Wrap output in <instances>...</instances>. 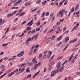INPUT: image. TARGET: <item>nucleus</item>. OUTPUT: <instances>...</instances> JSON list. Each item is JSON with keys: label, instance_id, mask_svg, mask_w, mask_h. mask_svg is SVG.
Returning <instances> with one entry per match:
<instances>
[{"label": "nucleus", "instance_id": "473e14b6", "mask_svg": "<svg viewBox=\"0 0 80 80\" xmlns=\"http://www.w3.org/2000/svg\"><path fill=\"white\" fill-rule=\"evenodd\" d=\"M8 45V43H7V44H3L2 45V47H5V46H7Z\"/></svg>", "mask_w": 80, "mask_h": 80}, {"label": "nucleus", "instance_id": "5fc2aeb1", "mask_svg": "<svg viewBox=\"0 0 80 80\" xmlns=\"http://www.w3.org/2000/svg\"><path fill=\"white\" fill-rule=\"evenodd\" d=\"M15 57H17V56H14L13 57V58H12V59H13L14 58V59H12V60H16V59H17Z\"/></svg>", "mask_w": 80, "mask_h": 80}, {"label": "nucleus", "instance_id": "8fccbe9b", "mask_svg": "<svg viewBox=\"0 0 80 80\" xmlns=\"http://www.w3.org/2000/svg\"><path fill=\"white\" fill-rule=\"evenodd\" d=\"M60 24V22H58L56 23V25H57V26H58V25H59Z\"/></svg>", "mask_w": 80, "mask_h": 80}, {"label": "nucleus", "instance_id": "0e129e2a", "mask_svg": "<svg viewBox=\"0 0 80 80\" xmlns=\"http://www.w3.org/2000/svg\"><path fill=\"white\" fill-rule=\"evenodd\" d=\"M34 47H35V45H33V46L32 47V48H31L32 51H33V48H34Z\"/></svg>", "mask_w": 80, "mask_h": 80}, {"label": "nucleus", "instance_id": "6e6d98bb", "mask_svg": "<svg viewBox=\"0 0 80 80\" xmlns=\"http://www.w3.org/2000/svg\"><path fill=\"white\" fill-rule=\"evenodd\" d=\"M64 20V19L62 18V19H60V22H63V21Z\"/></svg>", "mask_w": 80, "mask_h": 80}, {"label": "nucleus", "instance_id": "aec40b11", "mask_svg": "<svg viewBox=\"0 0 80 80\" xmlns=\"http://www.w3.org/2000/svg\"><path fill=\"white\" fill-rule=\"evenodd\" d=\"M62 37V36H60L59 38H57V41H60L61 40V38Z\"/></svg>", "mask_w": 80, "mask_h": 80}, {"label": "nucleus", "instance_id": "4be33fe9", "mask_svg": "<svg viewBox=\"0 0 80 80\" xmlns=\"http://www.w3.org/2000/svg\"><path fill=\"white\" fill-rule=\"evenodd\" d=\"M75 10V8L74 7H73L72 8L71 10V11H70L71 12H74V10Z\"/></svg>", "mask_w": 80, "mask_h": 80}, {"label": "nucleus", "instance_id": "3c124183", "mask_svg": "<svg viewBox=\"0 0 80 80\" xmlns=\"http://www.w3.org/2000/svg\"><path fill=\"white\" fill-rule=\"evenodd\" d=\"M26 22H27V21H24L23 22H22V23L21 24L23 25V24H25V23H26Z\"/></svg>", "mask_w": 80, "mask_h": 80}, {"label": "nucleus", "instance_id": "c03bdc74", "mask_svg": "<svg viewBox=\"0 0 80 80\" xmlns=\"http://www.w3.org/2000/svg\"><path fill=\"white\" fill-rule=\"evenodd\" d=\"M62 58H63V56H61L58 58V60H60V59H62Z\"/></svg>", "mask_w": 80, "mask_h": 80}, {"label": "nucleus", "instance_id": "79ce46f5", "mask_svg": "<svg viewBox=\"0 0 80 80\" xmlns=\"http://www.w3.org/2000/svg\"><path fill=\"white\" fill-rule=\"evenodd\" d=\"M76 29H77V28L76 27V26L74 27L72 29V32H73V31H74V30H75V29H76Z\"/></svg>", "mask_w": 80, "mask_h": 80}, {"label": "nucleus", "instance_id": "49530a36", "mask_svg": "<svg viewBox=\"0 0 80 80\" xmlns=\"http://www.w3.org/2000/svg\"><path fill=\"white\" fill-rule=\"evenodd\" d=\"M66 2H65L64 3V5H67V3H68V0H66L65 1Z\"/></svg>", "mask_w": 80, "mask_h": 80}, {"label": "nucleus", "instance_id": "a19ab883", "mask_svg": "<svg viewBox=\"0 0 80 80\" xmlns=\"http://www.w3.org/2000/svg\"><path fill=\"white\" fill-rule=\"evenodd\" d=\"M76 29H77V28L76 27V26L74 27L72 29V32H73V31H74V30H75V29H76Z\"/></svg>", "mask_w": 80, "mask_h": 80}, {"label": "nucleus", "instance_id": "5701e85b", "mask_svg": "<svg viewBox=\"0 0 80 80\" xmlns=\"http://www.w3.org/2000/svg\"><path fill=\"white\" fill-rule=\"evenodd\" d=\"M30 5V2H28L25 3V6H27V5Z\"/></svg>", "mask_w": 80, "mask_h": 80}, {"label": "nucleus", "instance_id": "9b49d317", "mask_svg": "<svg viewBox=\"0 0 80 80\" xmlns=\"http://www.w3.org/2000/svg\"><path fill=\"white\" fill-rule=\"evenodd\" d=\"M74 55V54H72V55L71 56L69 60V62H70L71 60H72V59L73 58V57Z\"/></svg>", "mask_w": 80, "mask_h": 80}, {"label": "nucleus", "instance_id": "f03ea898", "mask_svg": "<svg viewBox=\"0 0 80 80\" xmlns=\"http://www.w3.org/2000/svg\"><path fill=\"white\" fill-rule=\"evenodd\" d=\"M65 9H62V10H60L59 12V14L61 16V17H63V12H65Z\"/></svg>", "mask_w": 80, "mask_h": 80}, {"label": "nucleus", "instance_id": "f3484780", "mask_svg": "<svg viewBox=\"0 0 80 80\" xmlns=\"http://www.w3.org/2000/svg\"><path fill=\"white\" fill-rule=\"evenodd\" d=\"M55 31V29L53 28L49 32V33H51V32H54Z\"/></svg>", "mask_w": 80, "mask_h": 80}, {"label": "nucleus", "instance_id": "1a4fd4ad", "mask_svg": "<svg viewBox=\"0 0 80 80\" xmlns=\"http://www.w3.org/2000/svg\"><path fill=\"white\" fill-rule=\"evenodd\" d=\"M30 41V38H28L25 42L26 45H28L29 44V42Z\"/></svg>", "mask_w": 80, "mask_h": 80}, {"label": "nucleus", "instance_id": "393cba45", "mask_svg": "<svg viewBox=\"0 0 80 80\" xmlns=\"http://www.w3.org/2000/svg\"><path fill=\"white\" fill-rule=\"evenodd\" d=\"M40 24V21H38L37 23L36 24V25L37 26H39Z\"/></svg>", "mask_w": 80, "mask_h": 80}, {"label": "nucleus", "instance_id": "ea45409f", "mask_svg": "<svg viewBox=\"0 0 80 80\" xmlns=\"http://www.w3.org/2000/svg\"><path fill=\"white\" fill-rule=\"evenodd\" d=\"M37 49L36 48V49H34V52H33L34 53H36V52H37Z\"/></svg>", "mask_w": 80, "mask_h": 80}, {"label": "nucleus", "instance_id": "7c9ffc66", "mask_svg": "<svg viewBox=\"0 0 80 80\" xmlns=\"http://www.w3.org/2000/svg\"><path fill=\"white\" fill-rule=\"evenodd\" d=\"M48 68L47 67H45L44 69V72L45 73V72H46L47 71V70Z\"/></svg>", "mask_w": 80, "mask_h": 80}, {"label": "nucleus", "instance_id": "37998d69", "mask_svg": "<svg viewBox=\"0 0 80 80\" xmlns=\"http://www.w3.org/2000/svg\"><path fill=\"white\" fill-rule=\"evenodd\" d=\"M53 15H54V13H52L51 14L50 16H51V18H52V17L53 16Z\"/></svg>", "mask_w": 80, "mask_h": 80}, {"label": "nucleus", "instance_id": "20e7f679", "mask_svg": "<svg viewBox=\"0 0 80 80\" xmlns=\"http://www.w3.org/2000/svg\"><path fill=\"white\" fill-rule=\"evenodd\" d=\"M24 51H22L19 53L18 54H17V56L19 57H22V56H23V54H24Z\"/></svg>", "mask_w": 80, "mask_h": 80}, {"label": "nucleus", "instance_id": "cd10ccee", "mask_svg": "<svg viewBox=\"0 0 80 80\" xmlns=\"http://www.w3.org/2000/svg\"><path fill=\"white\" fill-rule=\"evenodd\" d=\"M34 37L35 38V40H36L37 38H38V35H37V34L36 35H35L34 36Z\"/></svg>", "mask_w": 80, "mask_h": 80}, {"label": "nucleus", "instance_id": "69168bd1", "mask_svg": "<svg viewBox=\"0 0 80 80\" xmlns=\"http://www.w3.org/2000/svg\"><path fill=\"white\" fill-rule=\"evenodd\" d=\"M50 14V13L49 12H46V16H48Z\"/></svg>", "mask_w": 80, "mask_h": 80}, {"label": "nucleus", "instance_id": "338daca9", "mask_svg": "<svg viewBox=\"0 0 80 80\" xmlns=\"http://www.w3.org/2000/svg\"><path fill=\"white\" fill-rule=\"evenodd\" d=\"M78 56V54H77L74 56V58H75V59H77V58Z\"/></svg>", "mask_w": 80, "mask_h": 80}, {"label": "nucleus", "instance_id": "4468645a", "mask_svg": "<svg viewBox=\"0 0 80 80\" xmlns=\"http://www.w3.org/2000/svg\"><path fill=\"white\" fill-rule=\"evenodd\" d=\"M47 3V1L45 0L42 2V5H45V4H46Z\"/></svg>", "mask_w": 80, "mask_h": 80}, {"label": "nucleus", "instance_id": "09e8293b", "mask_svg": "<svg viewBox=\"0 0 80 80\" xmlns=\"http://www.w3.org/2000/svg\"><path fill=\"white\" fill-rule=\"evenodd\" d=\"M17 28V27H14L13 28H12L11 29L12 30H15Z\"/></svg>", "mask_w": 80, "mask_h": 80}, {"label": "nucleus", "instance_id": "c756f323", "mask_svg": "<svg viewBox=\"0 0 80 80\" xmlns=\"http://www.w3.org/2000/svg\"><path fill=\"white\" fill-rule=\"evenodd\" d=\"M40 2H41V1L40 0H38L36 2V3L37 4H40Z\"/></svg>", "mask_w": 80, "mask_h": 80}, {"label": "nucleus", "instance_id": "58836bf2", "mask_svg": "<svg viewBox=\"0 0 80 80\" xmlns=\"http://www.w3.org/2000/svg\"><path fill=\"white\" fill-rule=\"evenodd\" d=\"M55 57V55H53L52 57L49 59V61H50L51 60H52V59L53 58Z\"/></svg>", "mask_w": 80, "mask_h": 80}, {"label": "nucleus", "instance_id": "e433bc0d", "mask_svg": "<svg viewBox=\"0 0 80 80\" xmlns=\"http://www.w3.org/2000/svg\"><path fill=\"white\" fill-rule=\"evenodd\" d=\"M42 54L41 53L39 55L38 58H42Z\"/></svg>", "mask_w": 80, "mask_h": 80}, {"label": "nucleus", "instance_id": "f257e3e1", "mask_svg": "<svg viewBox=\"0 0 80 80\" xmlns=\"http://www.w3.org/2000/svg\"><path fill=\"white\" fill-rule=\"evenodd\" d=\"M18 69H17L16 70H14V71L11 72V73H9L8 75V77H10L11 76H12L13 75H14V73H15V72L16 73H17L18 72Z\"/></svg>", "mask_w": 80, "mask_h": 80}, {"label": "nucleus", "instance_id": "6e6552de", "mask_svg": "<svg viewBox=\"0 0 80 80\" xmlns=\"http://www.w3.org/2000/svg\"><path fill=\"white\" fill-rule=\"evenodd\" d=\"M52 40V38H48L46 40V43H48V42H50Z\"/></svg>", "mask_w": 80, "mask_h": 80}, {"label": "nucleus", "instance_id": "c85d7f7f", "mask_svg": "<svg viewBox=\"0 0 80 80\" xmlns=\"http://www.w3.org/2000/svg\"><path fill=\"white\" fill-rule=\"evenodd\" d=\"M37 9H38V8H36L34 9L31 12H32V13L33 12H35V10H37Z\"/></svg>", "mask_w": 80, "mask_h": 80}, {"label": "nucleus", "instance_id": "f704fd0d", "mask_svg": "<svg viewBox=\"0 0 80 80\" xmlns=\"http://www.w3.org/2000/svg\"><path fill=\"white\" fill-rule=\"evenodd\" d=\"M45 12H44L42 14V17H44V16H45Z\"/></svg>", "mask_w": 80, "mask_h": 80}, {"label": "nucleus", "instance_id": "4d7b16f0", "mask_svg": "<svg viewBox=\"0 0 80 80\" xmlns=\"http://www.w3.org/2000/svg\"><path fill=\"white\" fill-rule=\"evenodd\" d=\"M26 72H30V70H29V68H28L27 69Z\"/></svg>", "mask_w": 80, "mask_h": 80}, {"label": "nucleus", "instance_id": "7ed1b4c3", "mask_svg": "<svg viewBox=\"0 0 80 80\" xmlns=\"http://www.w3.org/2000/svg\"><path fill=\"white\" fill-rule=\"evenodd\" d=\"M17 10H15L12 14H9L7 16V17H12V16H13V15H15L16 13H17Z\"/></svg>", "mask_w": 80, "mask_h": 80}, {"label": "nucleus", "instance_id": "a878e982", "mask_svg": "<svg viewBox=\"0 0 80 80\" xmlns=\"http://www.w3.org/2000/svg\"><path fill=\"white\" fill-rule=\"evenodd\" d=\"M35 67L33 68V70H36V69H37V68L38 67V66L37 65V64H36L35 65Z\"/></svg>", "mask_w": 80, "mask_h": 80}, {"label": "nucleus", "instance_id": "9d476101", "mask_svg": "<svg viewBox=\"0 0 80 80\" xmlns=\"http://www.w3.org/2000/svg\"><path fill=\"white\" fill-rule=\"evenodd\" d=\"M65 68V66L63 65H62V66L61 67L60 69L59 70L60 72H62Z\"/></svg>", "mask_w": 80, "mask_h": 80}, {"label": "nucleus", "instance_id": "39448f33", "mask_svg": "<svg viewBox=\"0 0 80 80\" xmlns=\"http://www.w3.org/2000/svg\"><path fill=\"white\" fill-rule=\"evenodd\" d=\"M56 73H58V71H53L51 74V77H53Z\"/></svg>", "mask_w": 80, "mask_h": 80}, {"label": "nucleus", "instance_id": "a18cd8bd", "mask_svg": "<svg viewBox=\"0 0 80 80\" xmlns=\"http://www.w3.org/2000/svg\"><path fill=\"white\" fill-rule=\"evenodd\" d=\"M33 24V19L30 21V26H32Z\"/></svg>", "mask_w": 80, "mask_h": 80}, {"label": "nucleus", "instance_id": "72a5a7b5", "mask_svg": "<svg viewBox=\"0 0 80 80\" xmlns=\"http://www.w3.org/2000/svg\"><path fill=\"white\" fill-rule=\"evenodd\" d=\"M29 30H30V27H28L26 29V31H27V32H28Z\"/></svg>", "mask_w": 80, "mask_h": 80}, {"label": "nucleus", "instance_id": "bf43d9fd", "mask_svg": "<svg viewBox=\"0 0 80 80\" xmlns=\"http://www.w3.org/2000/svg\"><path fill=\"white\" fill-rule=\"evenodd\" d=\"M55 36L54 35L52 37V40H54V39H55Z\"/></svg>", "mask_w": 80, "mask_h": 80}, {"label": "nucleus", "instance_id": "f8f14e48", "mask_svg": "<svg viewBox=\"0 0 80 80\" xmlns=\"http://www.w3.org/2000/svg\"><path fill=\"white\" fill-rule=\"evenodd\" d=\"M68 40H69V37H67L65 39V43H67Z\"/></svg>", "mask_w": 80, "mask_h": 80}, {"label": "nucleus", "instance_id": "412c9836", "mask_svg": "<svg viewBox=\"0 0 80 80\" xmlns=\"http://www.w3.org/2000/svg\"><path fill=\"white\" fill-rule=\"evenodd\" d=\"M26 63H24L21 65H19L20 67H24V66H25V65H26Z\"/></svg>", "mask_w": 80, "mask_h": 80}, {"label": "nucleus", "instance_id": "13d9d810", "mask_svg": "<svg viewBox=\"0 0 80 80\" xmlns=\"http://www.w3.org/2000/svg\"><path fill=\"white\" fill-rule=\"evenodd\" d=\"M22 0H19L18 1V4H19L20 3H21L22 2Z\"/></svg>", "mask_w": 80, "mask_h": 80}, {"label": "nucleus", "instance_id": "603ef678", "mask_svg": "<svg viewBox=\"0 0 80 80\" xmlns=\"http://www.w3.org/2000/svg\"><path fill=\"white\" fill-rule=\"evenodd\" d=\"M6 74H7V73H4L3 75L0 77V78H2L3 77H4V76H5Z\"/></svg>", "mask_w": 80, "mask_h": 80}, {"label": "nucleus", "instance_id": "a211bd4d", "mask_svg": "<svg viewBox=\"0 0 80 80\" xmlns=\"http://www.w3.org/2000/svg\"><path fill=\"white\" fill-rule=\"evenodd\" d=\"M36 58V57H34L32 60V62H34L35 63H37V62L35 60Z\"/></svg>", "mask_w": 80, "mask_h": 80}, {"label": "nucleus", "instance_id": "2eb2a0df", "mask_svg": "<svg viewBox=\"0 0 80 80\" xmlns=\"http://www.w3.org/2000/svg\"><path fill=\"white\" fill-rule=\"evenodd\" d=\"M79 6V4H78V3L77 4L76 7L75 8V10H78V7Z\"/></svg>", "mask_w": 80, "mask_h": 80}, {"label": "nucleus", "instance_id": "4c0bfd02", "mask_svg": "<svg viewBox=\"0 0 80 80\" xmlns=\"http://www.w3.org/2000/svg\"><path fill=\"white\" fill-rule=\"evenodd\" d=\"M40 11H41V10H39L37 12H36V13H38V14H40Z\"/></svg>", "mask_w": 80, "mask_h": 80}, {"label": "nucleus", "instance_id": "2f4dec72", "mask_svg": "<svg viewBox=\"0 0 80 80\" xmlns=\"http://www.w3.org/2000/svg\"><path fill=\"white\" fill-rule=\"evenodd\" d=\"M19 4L18 3V2H17L14 4V6H17V5Z\"/></svg>", "mask_w": 80, "mask_h": 80}, {"label": "nucleus", "instance_id": "dca6fc26", "mask_svg": "<svg viewBox=\"0 0 80 80\" xmlns=\"http://www.w3.org/2000/svg\"><path fill=\"white\" fill-rule=\"evenodd\" d=\"M25 15V12H22V13H21L19 15V17H22V15Z\"/></svg>", "mask_w": 80, "mask_h": 80}, {"label": "nucleus", "instance_id": "bb28decb", "mask_svg": "<svg viewBox=\"0 0 80 80\" xmlns=\"http://www.w3.org/2000/svg\"><path fill=\"white\" fill-rule=\"evenodd\" d=\"M76 60V59L75 58H73L71 61L72 63H74V62H75Z\"/></svg>", "mask_w": 80, "mask_h": 80}, {"label": "nucleus", "instance_id": "680f3d73", "mask_svg": "<svg viewBox=\"0 0 80 80\" xmlns=\"http://www.w3.org/2000/svg\"><path fill=\"white\" fill-rule=\"evenodd\" d=\"M35 30H33L31 31L32 33H35Z\"/></svg>", "mask_w": 80, "mask_h": 80}, {"label": "nucleus", "instance_id": "e2e57ef3", "mask_svg": "<svg viewBox=\"0 0 80 80\" xmlns=\"http://www.w3.org/2000/svg\"><path fill=\"white\" fill-rule=\"evenodd\" d=\"M50 57H51V55H50V54H48L47 56V58H50Z\"/></svg>", "mask_w": 80, "mask_h": 80}, {"label": "nucleus", "instance_id": "ddd939ff", "mask_svg": "<svg viewBox=\"0 0 80 80\" xmlns=\"http://www.w3.org/2000/svg\"><path fill=\"white\" fill-rule=\"evenodd\" d=\"M40 71H39L36 73L33 76L32 78H35V76H36V75H38V74L39 73H40Z\"/></svg>", "mask_w": 80, "mask_h": 80}, {"label": "nucleus", "instance_id": "423d86ee", "mask_svg": "<svg viewBox=\"0 0 80 80\" xmlns=\"http://www.w3.org/2000/svg\"><path fill=\"white\" fill-rule=\"evenodd\" d=\"M57 69H59L61 67V62H59L57 63Z\"/></svg>", "mask_w": 80, "mask_h": 80}, {"label": "nucleus", "instance_id": "052dcab7", "mask_svg": "<svg viewBox=\"0 0 80 80\" xmlns=\"http://www.w3.org/2000/svg\"><path fill=\"white\" fill-rule=\"evenodd\" d=\"M67 30V28L66 27H65L63 29V32H64V31H65V30Z\"/></svg>", "mask_w": 80, "mask_h": 80}, {"label": "nucleus", "instance_id": "c9c22d12", "mask_svg": "<svg viewBox=\"0 0 80 80\" xmlns=\"http://www.w3.org/2000/svg\"><path fill=\"white\" fill-rule=\"evenodd\" d=\"M40 30V28H37L36 30V32H38Z\"/></svg>", "mask_w": 80, "mask_h": 80}, {"label": "nucleus", "instance_id": "0eeeda50", "mask_svg": "<svg viewBox=\"0 0 80 80\" xmlns=\"http://www.w3.org/2000/svg\"><path fill=\"white\" fill-rule=\"evenodd\" d=\"M77 39H73V40H71L69 42V43H73L76 42H77Z\"/></svg>", "mask_w": 80, "mask_h": 80}, {"label": "nucleus", "instance_id": "b1692460", "mask_svg": "<svg viewBox=\"0 0 80 80\" xmlns=\"http://www.w3.org/2000/svg\"><path fill=\"white\" fill-rule=\"evenodd\" d=\"M69 45V44H68L67 46L64 48L63 51V52H64V51H65L66 49H67V48H68V46Z\"/></svg>", "mask_w": 80, "mask_h": 80}, {"label": "nucleus", "instance_id": "de8ad7c7", "mask_svg": "<svg viewBox=\"0 0 80 80\" xmlns=\"http://www.w3.org/2000/svg\"><path fill=\"white\" fill-rule=\"evenodd\" d=\"M3 22V20L2 19H0V25H2V22Z\"/></svg>", "mask_w": 80, "mask_h": 80}, {"label": "nucleus", "instance_id": "6ab92c4d", "mask_svg": "<svg viewBox=\"0 0 80 80\" xmlns=\"http://www.w3.org/2000/svg\"><path fill=\"white\" fill-rule=\"evenodd\" d=\"M49 62H50V65H53V64H54V62L53 61H52V60H51L50 61L49 60Z\"/></svg>", "mask_w": 80, "mask_h": 80}, {"label": "nucleus", "instance_id": "774afa93", "mask_svg": "<svg viewBox=\"0 0 80 80\" xmlns=\"http://www.w3.org/2000/svg\"><path fill=\"white\" fill-rule=\"evenodd\" d=\"M48 69L49 70H50L52 69V66H50L48 68Z\"/></svg>", "mask_w": 80, "mask_h": 80}, {"label": "nucleus", "instance_id": "864d4df0", "mask_svg": "<svg viewBox=\"0 0 80 80\" xmlns=\"http://www.w3.org/2000/svg\"><path fill=\"white\" fill-rule=\"evenodd\" d=\"M78 26H79V23H77L76 24V26H75V27H76L77 28L78 27Z\"/></svg>", "mask_w": 80, "mask_h": 80}]
</instances>
